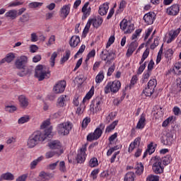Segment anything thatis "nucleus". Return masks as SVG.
Returning a JSON list of instances; mask_svg holds the SVG:
<instances>
[{
	"label": "nucleus",
	"instance_id": "nucleus-1",
	"mask_svg": "<svg viewBox=\"0 0 181 181\" xmlns=\"http://www.w3.org/2000/svg\"><path fill=\"white\" fill-rule=\"evenodd\" d=\"M49 138H52V127L46 129L44 132H35L33 133L27 140L28 148H35L37 145H39L40 142H45Z\"/></svg>",
	"mask_w": 181,
	"mask_h": 181
},
{
	"label": "nucleus",
	"instance_id": "nucleus-2",
	"mask_svg": "<svg viewBox=\"0 0 181 181\" xmlns=\"http://www.w3.org/2000/svg\"><path fill=\"white\" fill-rule=\"evenodd\" d=\"M47 74H50V71H47L45 66L38 65L36 66L35 77L38 78L39 81H42L46 77L47 78H49Z\"/></svg>",
	"mask_w": 181,
	"mask_h": 181
},
{
	"label": "nucleus",
	"instance_id": "nucleus-3",
	"mask_svg": "<svg viewBox=\"0 0 181 181\" xmlns=\"http://www.w3.org/2000/svg\"><path fill=\"white\" fill-rule=\"evenodd\" d=\"M119 88H121V81L119 80H115L112 82H108L105 87V94H109L110 90L111 93L115 94L119 91Z\"/></svg>",
	"mask_w": 181,
	"mask_h": 181
},
{
	"label": "nucleus",
	"instance_id": "nucleus-4",
	"mask_svg": "<svg viewBox=\"0 0 181 181\" xmlns=\"http://www.w3.org/2000/svg\"><path fill=\"white\" fill-rule=\"evenodd\" d=\"M87 144L82 146V147L78 151V154L76 156L77 163H84L87 158Z\"/></svg>",
	"mask_w": 181,
	"mask_h": 181
},
{
	"label": "nucleus",
	"instance_id": "nucleus-5",
	"mask_svg": "<svg viewBox=\"0 0 181 181\" xmlns=\"http://www.w3.org/2000/svg\"><path fill=\"white\" fill-rule=\"evenodd\" d=\"M143 20L147 25H153V22L156 21V13L153 11H149L144 14Z\"/></svg>",
	"mask_w": 181,
	"mask_h": 181
},
{
	"label": "nucleus",
	"instance_id": "nucleus-6",
	"mask_svg": "<svg viewBox=\"0 0 181 181\" xmlns=\"http://www.w3.org/2000/svg\"><path fill=\"white\" fill-rule=\"evenodd\" d=\"M66 81H60L54 86L53 90L55 94H62L66 90Z\"/></svg>",
	"mask_w": 181,
	"mask_h": 181
},
{
	"label": "nucleus",
	"instance_id": "nucleus-7",
	"mask_svg": "<svg viewBox=\"0 0 181 181\" xmlns=\"http://www.w3.org/2000/svg\"><path fill=\"white\" fill-rule=\"evenodd\" d=\"M26 63H28V57L21 56L16 60L15 65L16 69H25Z\"/></svg>",
	"mask_w": 181,
	"mask_h": 181
},
{
	"label": "nucleus",
	"instance_id": "nucleus-8",
	"mask_svg": "<svg viewBox=\"0 0 181 181\" xmlns=\"http://www.w3.org/2000/svg\"><path fill=\"white\" fill-rule=\"evenodd\" d=\"M152 170L156 175H162L165 170V167L162 165L161 161L155 162L153 164Z\"/></svg>",
	"mask_w": 181,
	"mask_h": 181
},
{
	"label": "nucleus",
	"instance_id": "nucleus-9",
	"mask_svg": "<svg viewBox=\"0 0 181 181\" xmlns=\"http://www.w3.org/2000/svg\"><path fill=\"white\" fill-rule=\"evenodd\" d=\"M58 134L62 136L69 135V122L58 125Z\"/></svg>",
	"mask_w": 181,
	"mask_h": 181
},
{
	"label": "nucleus",
	"instance_id": "nucleus-10",
	"mask_svg": "<svg viewBox=\"0 0 181 181\" xmlns=\"http://www.w3.org/2000/svg\"><path fill=\"white\" fill-rule=\"evenodd\" d=\"M89 20L95 29H98V28H100V26H101L104 22V19L100 16H95L93 18H89Z\"/></svg>",
	"mask_w": 181,
	"mask_h": 181
},
{
	"label": "nucleus",
	"instance_id": "nucleus-11",
	"mask_svg": "<svg viewBox=\"0 0 181 181\" xmlns=\"http://www.w3.org/2000/svg\"><path fill=\"white\" fill-rule=\"evenodd\" d=\"M180 11V7L179 4H173L168 8H167V13L170 16H176Z\"/></svg>",
	"mask_w": 181,
	"mask_h": 181
},
{
	"label": "nucleus",
	"instance_id": "nucleus-12",
	"mask_svg": "<svg viewBox=\"0 0 181 181\" xmlns=\"http://www.w3.org/2000/svg\"><path fill=\"white\" fill-rule=\"evenodd\" d=\"M146 115L144 113H142L140 116V118L139 119V122H137L136 124V129H144L145 128V125H146V124L145 122H146Z\"/></svg>",
	"mask_w": 181,
	"mask_h": 181
},
{
	"label": "nucleus",
	"instance_id": "nucleus-13",
	"mask_svg": "<svg viewBox=\"0 0 181 181\" xmlns=\"http://www.w3.org/2000/svg\"><path fill=\"white\" fill-rule=\"evenodd\" d=\"M105 128V124L103 123H100L99 126L96 127L95 129L93 134H95V137L98 139H100L101 138L103 133L104 132V129Z\"/></svg>",
	"mask_w": 181,
	"mask_h": 181
},
{
	"label": "nucleus",
	"instance_id": "nucleus-14",
	"mask_svg": "<svg viewBox=\"0 0 181 181\" xmlns=\"http://www.w3.org/2000/svg\"><path fill=\"white\" fill-rule=\"evenodd\" d=\"M108 9H110V3L106 2L99 6L98 13L100 16H104L108 13Z\"/></svg>",
	"mask_w": 181,
	"mask_h": 181
},
{
	"label": "nucleus",
	"instance_id": "nucleus-15",
	"mask_svg": "<svg viewBox=\"0 0 181 181\" xmlns=\"http://www.w3.org/2000/svg\"><path fill=\"white\" fill-rule=\"evenodd\" d=\"M48 146H49L50 149H57V151H59L58 152H60V151H63L62 149V143H60L59 140L50 141L48 144Z\"/></svg>",
	"mask_w": 181,
	"mask_h": 181
},
{
	"label": "nucleus",
	"instance_id": "nucleus-16",
	"mask_svg": "<svg viewBox=\"0 0 181 181\" xmlns=\"http://www.w3.org/2000/svg\"><path fill=\"white\" fill-rule=\"evenodd\" d=\"M67 103V95H61L57 102V107L61 108L62 107H66Z\"/></svg>",
	"mask_w": 181,
	"mask_h": 181
},
{
	"label": "nucleus",
	"instance_id": "nucleus-17",
	"mask_svg": "<svg viewBox=\"0 0 181 181\" xmlns=\"http://www.w3.org/2000/svg\"><path fill=\"white\" fill-rule=\"evenodd\" d=\"M18 101L21 108H26L29 105V99L26 96L21 95L18 97Z\"/></svg>",
	"mask_w": 181,
	"mask_h": 181
},
{
	"label": "nucleus",
	"instance_id": "nucleus-18",
	"mask_svg": "<svg viewBox=\"0 0 181 181\" xmlns=\"http://www.w3.org/2000/svg\"><path fill=\"white\" fill-rule=\"evenodd\" d=\"M59 16L62 19H66L69 16V5H64L60 8Z\"/></svg>",
	"mask_w": 181,
	"mask_h": 181
},
{
	"label": "nucleus",
	"instance_id": "nucleus-19",
	"mask_svg": "<svg viewBox=\"0 0 181 181\" xmlns=\"http://www.w3.org/2000/svg\"><path fill=\"white\" fill-rule=\"evenodd\" d=\"M5 18L11 19V21L16 19L18 18V11L15 9L9 10L5 13Z\"/></svg>",
	"mask_w": 181,
	"mask_h": 181
},
{
	"label": "nucleus",
	"instance_id": "nucleus-20",
	"mask_svg": "<svg viewBox=\"0 0 181 181\" xmlns=\"http://www.w3.org/2000/svg\"><path fill=\"white\" fill-rule=\"evenodd\" d=\"M78 43H80V36L74 35L71 37L69 40L71 47H77V46H78Z\"/></svg>",
	"mask_w": 181,
	"mask_h": 181
},
{
	"label": "nucleus",
	"instance_id": "nucleus-21",
	"mask_svg": "<svg viewBox=\"0 0 181 181\" xmlns=\"http://www.w3.org/2000/svg\"><path fill=\"white\" fill-rule=\"evenodd\" d=\"M39 176L42 179V180H50V179H53L54 175H53V173L41 171L39 174Z\"/></svg>",
	"mask_w": 181,
	"mask_h": 181
},
{
	"label": "nucleus",
	"instance_id": "nucleus-22",
	"mask_svg": "<svg viewBox=\"0 0 181 181\" xmlns=\"http://www.w3.org/2000/svg\"><path fill=\"white\" fill-rule=\"evenodd\" d=\"M20 70L22 71L18 72L17 74L19 77H25V76H28V74H30V73H32V69L26 68V66H24V68H21Z\"/></svg>",
	"mask_w": 181,
	"mask_h": 181
},
{
	"label": "nucleus",
	"instance_id": "nucleus-23",
	"mask_svg": "<svg viewBox=\"0 0 181 181\" xmlns=\"http://www.w3.org/2000/svg\"><path fill=\"white\" fill-rule=\"evenodd\" d=\"M91 25H93V23H91L90 20L88 19L83 30L82 33V37H87V35L88 33V32H90V28H91Z\"/></svg>",
	"mask_w": 181,
	"mask_h": 181
},
{
	"label": "nucleus",
	"instance_id": "nucleus-24",
	"mask_svg": "<svg viewBox=\"0 0 181 181\" xmlns=\"http://www.w3.org/2000/svg\"><path fill=\"white\" fill-rule=\"evenodd\" d=\"M93 95H94V86H92L90 90L86 93L85 97L83 98L82 103L84 104L87 100H91Z\"/></svg>",
	"mask_w": 181,
	"mask_h": 181
},
{
	"label": "nucleus",
	"instance_id": "nucleus-25",
	"mask_svg": "<svg viewBox=\"0 0 181 181\" xmlns=\"http://www.w3.org/2000/svg\"><path fill=\"white\" fill-rule=\"evenodd\" d=\"M117 125H118V120H115L112 123L106 127L105 134L112 132V131L115 129V127H117Z\"/></svg>",
	"mask_w": 181,
	"mask_h": 181
},
{
	"label": "nucleus",
	"instance_id": "nucleus-26",
	"mask_svg": "<svg viewBox=\"0 0 181 181\" xmlns=\"http://www.w3.org/2000/svg\"><path fill=\"white\" fill-rule=\"evenodd\" d=\"M45 159V157L43 156H41L38 157L37 159L34 160L33 162L30 164V169H36V166H37V163H40V162H42V160Z\"/></svg>",
	"mask_w": 181,
	"mask_h": 181
},
{
	"label": "nucleus",
	"instance_id": "nucleus-27",
	"mask_svg": "<svg viewBox=\"0 0 181 181\" xmlns=\"http://www.w3.org/2000/svg\"><path fill=\"white\" fill-rule=\"evenodd\" d=\"M62 153H63V150H60L59 152V151H48L45 153V158L47 159H50V158H53V156H54V155H57V156H60V155H62Z\"/></svg>",
	"mask_w": 181,
	"mask_h": 181
},
{
	"label": "nucleus",
	"instance_id": "nucleus-28",
	"mask_svg": "<svg viewBox=\"0 0 181 181\" xmlns=\"http://www.w3.org/2000/svg\"><path fill=\"white\" fill-rule=\"evenodd\" d=\"M158 146V144H154L153 142L151 141L149 144L147 146L146 150H148V155H152V153H155V151H156V148Z\"/></svg>",
	"mask_w": 181,
	"mask_h": 181
},
{
	"label": "nucleus",
	"instance_id": "nucleus-29",
	"mask_svg": "<svg viewBox=\"0 0 181 181\" xmlns=\"http://www.w3.org/2000/svg\"><path fill=\"white\" fill-rule=\"evenodd\" d=\"M165 138L166 145L170 146L173 144V134H172V132L166 133Z\"/></svg>",
	"mask_w": 181,
	"mask_h": 181
},
{
	"label": "nucleus",
	"instance_id": "nucleus-30",
	"mask_svg": "<svg viewBox=\"0 0 181 181\" xmlns=\"http://www.w3.org/2000/svg\"><path fill=\"white\" fill-rule=\"evenodd\" d=\"M128 87H129V86L127 85L122 90V95L121 96V100H117V103H115V105H119V104H121V103H122V101H124V99L125 98V95H127V90L128 89Z\"/></svg>",
	"mask_w": 181,
	"mask_h": 181
},
{
	"label": "nucleus",
	"instance_id": "nucleus-31",
	"mask_svg": "<svg viewBox=\"0 0 181 181\" xmlns=\"http://www.w3.org/2000/svg\"><path fill=\"white\" fill-rule=\"evenodd\" d=\"M128 87H129V86L127 85L122 90V95L121 96V100H117V103H115V105H119V104H121V103H122V101H124V99L125 98V95H127V90L128 89Z\"/></svg>",
	"mask_w": 181,
	"mask_h": 181
},
{
	"label": "nucleus",
	"instance_id": "nucleus-32",
	"mask_svg": "<svg viewBox=\"0 0 181 181\" xmlns=\"http://www.w3.org/2000/svg\"><path fill=\"white\" fill-rule=\"evenodd\" d=\"M30 19V16H29V13H25L19 18L18 22L20 23H26V22H28Z\"/></svg>",
	"mask_w": 181,
	"mask_h": 181
},
{
	"label": "nucleus",
	"instance_id": "nucleus-33",
	"mask_svg": "<svg viewBox=\"0 0 181 181\" xmlns=\"http://www.w3.org/2000/svg\"><path fill=\"white\" fill-rule=\"evenodd\" d=\"M149 53H150V49L148 47H147L146 49V50L144 52L139 64H144V62H145V60H146V59H148V57L149 56Z\"/></svg>",
	"mask_w": 181,
	"mask_h": 181
},
{
	"label": "nucleus",
	"instance_id": "nucleus-34",
	"mask_svg": "<svg viewBox=\"0 0 181 181\" xmlns=\"http://www.w3.org/2000/svg\"><path fill=\"white\" fill-rule=\"evenodd\" d=\"M124 181H134L135 180V173L134 172H128L124 176Z\"/></svg>",
	"mask_w": 181,
	"mask_h": 181
},
{
	"label": "nucleus",
	"instance_id": "nucleus-35",
	"mask_svg": "<svg viewBox=\"0 0 181 181\" xmlns=\"http://www.w3.org/2000/svg\"><path fill=\"white\" fill-rule=\"evenodd\" d=\"M134 169L136 170V175L141 176V175L144 173V164H142V163H137V165L134 168Z\"/></svg>",
	"mask_w": 181,
	"mask_h": 181
},
{
	"label": "nucleus",
	"instance_id": "nucleus-36",
	"mask_svg": "<svg viewBox=\"0 0 181 181\" xmlns=\"http://www.w3.org/2000/svg\"><path fill=\"white\" fill-rule=\"evenodd\" d=\"M75 81H76L78 87L80 88L83 86V83L86 81V78H84V76L80 75L75 78Z\"/></svg>",
	"mask_w": 181,
	"mask_h": 181
},
{
	"label": "nucleus",
	"instance_id": "nucleus-37",
	"mask_svg": "<svg viewBox=\"0 0 181 181\" xmlns=\"http://www.w3.org/2000/svg\"><path fill=\"white\" fill-rule=\"evenodd\" d=\"M172 160V156L168 154L163 158L162 163L164 165V166H168V165H169Z\"/></svg>",
	"mask_w": 181,
	"mask_h": 181
},
{
	"label": "nucleus",
	"instance_id": "nucleus-38",
	"mask_svg": "<svg viewBox=\"0 0 181 181\" xmlns=\"http://www.w3.org/2000/svg\"><path fill=\"white\" fill-rule=\"evenodd\" d=\"M1 177H3L4 180H13L15 179V176L11 173L2 174Z\"/></svg>",
	"mask_w": 181,
	"mask_h": 181
},
{
	"label": "nucleus",
	"instance_id": "nucleus-39",
	"mask_svg": "<svg viewBox=\"0 0 181 181\" xmlns=\"http://www.w3.org/2000/svg\"><path fill=\"white\" fill-rule=\"evenodd\" d=\"M88 166H90V168H97V166H98V159L95 157L90 158Z\"/></svg>",
	"mask_w": 181,
	"mask_h": 181
},
{
	"label": "nucleus",
	"instance_id": "nucleus-40",
	"mask_svg": "<svg viewBox=\"0 0 181 181\" xmlns=\"http://www.w3.org/2000/svg\"><path fill=\"white\" fill-rule=\"evenodd\" d=\"M90 122H91V118L88 117H85L82 121L81 128L83 129H86V128L88 127V124H90Z\"/></svg>",
	"mask_w": 181,
	"mask_h": 181
},
{
	"label": "nucleus",
	"instance_id": "nucleus-41",
	"mask_svg": "<svg viewBox=\"0 0 181 181\" xmlns=\"http://www.w3.org/2000/svg\"><path fill=\"white\" fill-rule=\"evenodd\" d=\"M156 86H158V81H156V78L151 79L147 83L148 88H155Z\"/></svg>",
	"mask_w": 181,
	"mask_h": 181
},
{
	"label": "nucleus",
	"instance_id": "nucleus-42",
	"mask_svg": "<svg viewBox=\"0 0 181 181\" xmlns=\"http://www.w3.org/2000/svg\"><path fill=\"white\" fill-rule=\"evenodd\" d=\"M103 80H104V71H100L95 77V83H97V84H100Z\"/></svg>",
	"mask_w": 181,
	"mask_h": 181
},
{
	"label": "nucleus",
	"instance_id": "nucleus-43",
	"mask_svg": "<svg viewBox=\"0 0 181 181\" xmlns=\"http://www.w3.org/2000/svg\"><path fill=\"white\" fill-rule=\"evenodd\" d=\"M160 177L159 175H155L153 174H150L146 177V181H159Z\"/></svg>",
	"mask_w": 181,
	"mask_h": 181
},
{
	"label": "nucleus",
	"instance_id": "nucleus-44",
	"mask_svg": "<svg viewBox=\"0 0 181 181\" xmlns=\"http://www.w3.org/2000/svg\"><path fill=\"white\" fill-rule=\"evenodd\" d=\"M121 30L125 31L128 27V20L124 18L119 23Z\"/></svg>",
	"mask_w": 181,
	"mask_h": 181
},
{
	"label": "nucleus",
	"instance_id": "nucleus-45",
	"mask_svg": "<svg viewBox=\"0 0 181 181\" xmlns=\"http://www.w3.org/2000/svg\"><path fill=\"white\" fill-rule=\"evenodd\" d=\"M98 139L95 136L93 132L89 133L86 136L88 142H93V141H97Z\"/></svg>",
	"mask_w": 181,
	"mask_h": 181
},
{
	"label": "nucleus",
	"instance_id": "nucleus-46",
	"mask_svg": "<svg viewBox=\"0 0 181 181\" xmlns=\"http://www.w3.org/2000/svg\"><path fill=\"white\" fill-rule=\"evenodd\" d=\"M56 57H57V52H54L51 55L49 63L51 67H54L55 62H56Z\"/></svg>",
	"mask_w": 181,
	"mask_h": 181
},
{
	"label": "nucleus",
	"instance_id": "nucleus-47",
	"mask_svg": "<svg viewBox=\"0 0 181 181\" xmlns=\"http://www.w3.org/2000/svg\"><path fill=\"white\" fill-rule=\"evenodd\" d=\"M146 62H144V63L140 64V66L137 69V75L139 76L144 73V71L145 69H146Z\"/></svg>",
	"mask_w": 181,
	"mask_h": 181
},
{
	"label": "nucleus",
	"instance_id": "nucleus-48",
	"mask_svg": "<svg viewBox=\"0 0 181 181\" xmlns=\"http://www.w3.org/2000/svg\"><path fill=\"white\" fill-rule=\"evenodd\" d=\"M181 29L180 28H177L175 30H171L168 33L169 36H173L174 37L175 39L179 36V33H180Z\"/></svg>",
	"mask_w": 181,
	"mask_h": 181
},
{
	"label": "nucleus",
	"instance_id": "nucleus-49",
	"mask_svg": "<svg viewBox=\"0 0 181 181\" xmlns=\"http://www.w3.org/2000/svg\"><path fill=\"white\" fill-rule=\"evenodd\" d=\"M122 148V146L119 147L118 146H115L114 147L110 148L107 152V156H111L112 155V153L115 152V151H118V149H121Z\"/></svg>",
	"mask_w": 181,
	"mask_h": 181
},
{
	"label": "nucleus",
	"instance_id": "nucleus-50",
	"mask_svg": "<svg viewBox=\"0 0 181 181\" xmlns=\"http://www.w3.org/2000/svg\"><path fill=\"white\" fill-rule=\"evenodd\" d=\"M49 126H50V120H46L41 124V129H45V131H46V129H49L52 128V131L53 127ZM47 127H49L47 128Z\"/></svg>",
	"mask_w": 181,
	"mask_h": 181
},
{
	"label": "nucleus",
	"instance_id": "nucleus-51",
	"mask_svg": "<svg viewBox=\"0 0 181 181\" xmlns=\"http://www.w3.org/2000/svg\"><path fill=\"white\" fill-rule=\"evenodd\" d=\"M30 119V117H29V115H25L22 117H21L18 122V124H25L26 122H29V120Z\"/></svg>",
	"mask_w": 181,
	"mask_h": 181
},
{
	"label": "nucleus",
	"instance_id": "nucleus-52",
	"mask_svg": "<svg viewBox=\"0 0 181 181\" xmlns=\"http://www.w3.org/2000/svg\"><path fill=\"white\" fill-rule=\"evenodd\" d=\"M172 121H173V116L168 117L163 122L162 127L163 128H166V127H168V125L170 124Z\"/></svg>",
	"mask_w": 181,
	"mask_h": 181
},
{
	"label": "nucleus",
	"instance_id": "nucleus-53",
	"mask_svg": "<svg viewBox=\"0 0 181 181\" xmlns=\"http://www.w3.org/2000/svg\"><path fill=\"white\" fill-rule=\"evenodd\" d=\"M137 81H138V76L136 75L133 76L130 81V85L129 86V90H131V88H132V87H134L136 84Z\"/></svg>",
	"mask_w": 181,
	"mask_h": 181
},
{
	"label": "nucleus",
	"instance_id": "nucleus-54",
	"mask_svg": "<svg viewBox=\"0 0 181 181\" xmlns=\"http://www.w3.org/2000/svg\"><path fill=\"white\" fill-rule=\"evenodd\" d=\"M21 5H23V2L16 0L10 4H8V8H15V6H21Z\"/></svg>",
	"mask_w": 181,
	"mask_h": 181
},
{
	"label": "nucleus",
	"instance_id": "nucleus-55",
	"mask_svg": "<svg viewBox=\"0 0 181 181\" xmlns=\"http://www.w3.org/2000/svg\"><path fill=\"white\" fill-rule=\"evenodd\" d=\"M142 33V29L139 28L135 30L134 33L132 35V40H135V39L138 38V36Z\"/></svg>",
	"mask_w": 181,
	"mask_h": 181
},
{
	"label": "nucleus",
	"instance_id": "nucleus-56",
	"mask_svg": "<svg viewBox=\"0 0 181 181\" xmlns=\"http://www.w3.org/2000/svg\"><path fill=\"white\" fill-rule=\"evenodd\" d=\"M145 90H146V97H151L152 94H153V93H155V88H148V86H146L145 88Z\"/></svg>",
	"mask_w": 181,
	"mask_h": 181
},
{
	"label": "nucleus",
	"instance_id": "nucleus-57",
	"mask_svg": "<svg viewBox=\"0 0 181 181\" xmlns=\"http://www.w3.org/2000/svg\"><path fill=\"white\" fill-rule=\"evenodd\" d=\"M154 66H155V62H153V59H151L149 63L148 64L146 71H149L150 73H152V70H153Z\"/></svg>",
	"mask_w": 181,
	"mask_h": 181
},
{
	"label": "nucleus",
	"instance_id": "nucleus-58",
	"mask_svg": "<svg viewBox=\"0 0 181 181\" xmlns=\"http://www.w3.org/2000/svg\"><path fill=\"white\" fill-rule=\"evenodd\" d=\"M42 5H43V3H40V2H31L28 4L29 8H39V6H42Z\"/></svg>",
	"mask_w": 181,
	"mask_h": 181
},
{
	"label": "nucleus",
	"instance_id": "nucleus-59",
	"mask_svg": "<svg viewBox=\"0 0 181 181\" xmlns=\"http://www.w3.org/2000/svg\"><path fill=\"white\" fill-rule=\"evenodd\" d=\"M159 110H160L161 111V114H163V111L162 110V107H160L158 105H155L152 111L153 112H154V115H158L159 114Z\"/></svg>",
	"mask_w": 181,
	"mask_h": 181
},
{
	"label": "nucleus",
	"instance_id": "nucleus-60",
	"mask_svg": "<svg viewBox=\"0 0 181 181\" xmlns=\"http://www.w3.org/2000/svg\"><path fill=\"white\" fill-rule=\"evenodd\" d=\"M15 59V54L13 53H8L6 57V60L7 63H11Z\"/></svg>",
	"mask_w": 181,
	"mask_h": 181
},
{
	"label": "nucleus",
	"instance_id": "nucleus-61",
	"mask_svg": "<svg viewBox=\"0 0 181 181\" xmlns=\"http://www.w3.org/2000/svg\"><path fill=\"white\" fill-rule=\"evenodd\" d=\"M173 49H168L167 51H165V57L166 59H170V57H172V56H173Z\"/></svg>",
	"mask_w": 181,
	"mask_h": 181
},
{
	"label": "nucleus",
	"instance_id": "nucleus-62",
	"mask_svg": "<svg viewBox=\"0 0 181 181\" xmlns=\"http://www.w3.org/2000/svg\"><path fill=\"white\" fill-rule=\"evenodd\" d=\"M115 71V64H113L109 69L107 73V77H110L112 75V73Z\"/></svg>",
	"mask_w": 181,
	"mask_h": 181
},
{
	"label": "nucleus",
	"instance_id": "nucleus-63",
	"mask_svg": "<svg viewBox=\"0 0 181 181\" xmlns=\"http://www.w3.org/2000/svg\"><path fill=\"white\" fill-rule=\"evenodd\" d=\"M5 111H6L7 112H14V111H16V107L13 105L6 106Z\"/></svg>",
	"mask_w": 181,
	"mask_h": 181
},
{
	"label": "nucleus",
	"instance_id": "nucleus-64",
	"mask_svg": "<svg viewBox=\"0 0 181 181\" xmlns=\"http://www.w3.org/2000/svg\"><path fill=\"white\" fill-rule=\"evenodd\" d=\"M173 112L174 114V115H181V110H180V107L175 106L173 107Z\"/></svg>",
	"mask_w": 181,
	"mask_h": 181
}]
</instances>
